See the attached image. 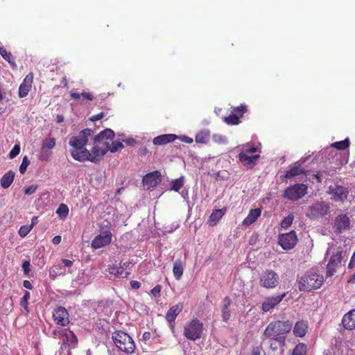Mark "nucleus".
Wrapping results in <instances>:
<instances>
[{
    "instance_id": "1",
    "label": "nucleus",
    "mask_w": 355,
    "mask_h": 355,
    "mask_svg": "<svg viewBox=\"0 0 355 355\" xmlns=\"http://www.w3.org/2000/svg\"><path fill=\"white\" fill-rule=\"evenodd\" d=\"M114 137V132L110 128H106L104 130L101 131L94 138V144L102 143L106 145L108 151L111 153H115L124 148L122 142L119 141H114L110 145L108 140H112Z\"/></svg>"
},
{
    "instance_id": "2",
    "label": "nucleus",
    "mask_w": 355,
    "mask_h": 355,
    "mask_svg": "<svg viewBox=\"0 0 355 355\" xmlns=\"http://www.w3.org/2000/svg\"><path fill=\"white\" fill-rule=\"evenodd\" d=\"M323 282L322 275L317 273H307L300 277L298 287L300 291H311L320 288Z\"/></svg>"
},
{
    "instance_id": "3",
    "label": "nucleus",
    "mask_w": 355,
    "mask_h": 355,
    "mask_svg": "<svg viewBox=\"0 0 355 355\" xmlns=\"http://www.w3.org/2000/svg\"><path fill=\"white\" fill-rule=\"evenodd\" d=\"M112 340L115 345L121 351L132 354L135 349L133 339L125 332L123 331H116L112 334Z\"/></svg>"
},
{
    "instance_id": "4",
    "label": "nucleus",
    "mask_w": 355,
    "mask_h": 355,
    "mask_svg": "<svg viewBox=\"0 0 355 355\" xmlns=\"http://www.w3.org/2000/svg\"><path fill=\"white\" fill-rule=\"evenodd\" d=\"M292 328V323L290 321H275L270 322L263 332L266 338L275 337L279 335L288 333Z\"/></svg>"
},
{
    "instance_id": "5",
    "label": "nucleus",
    "mask_w": 355,
    "mask_h": 355,
    "mask_svg": "<svg viewBox=\"0 0 355 355\" xmlns=\"http://www.w3.org/2000/svg\"><path fill=\"white\" fill-rule=\"evenodd\" d=\"M203 324L195 318L187 322L184 328V336L190 340H196L202 337Z\"/></svg>"
},
{
    "instance_id": "6",
    "label": "nucleus",
    "mask_w": 355,
    "mask_h": 355,
    "mask_svg": "<svg viewBox=\"0 0 355 355\" xmlns=\"http://www.w3.org/2000/svg\"><path fill=\"white\" fill-rule=\"evenodd\" d=\"M308 187L304 184H295L287 187L283 194V198L291 201H297L307 193Z\"/></svg>"
},
{
    "instance_id": "7",
    "label": "nucleus",
    "mask_w": 355,
    "mask_h": 355,
    "mask_svg": "<svg viewBox=\"0 0 355 355\" xmlns=\"http://www.w3.org/2000/svg\"><path fill=\"white\" fill-rule=\"evenodd\" d=\"M330 212V207L324 202H317L309 207L306 216L311 220L322 218Z\"/></svg>"
},
{
    "instance_id": "8",
    "label": "nucleus",
    "mask_w": 355,
    "mask_h": 355,
    "mask_svg": "<svg viewBox=\"0 0 355 355\" xmlns=\"http://www.w3.org/2000/svg\"><path fill=\"white\" fill-rule=\"evenodd\" d=\"M279 284V276L273 270L263 271L259 277V285L266 288H274Z\"/></svg>"
},
{
    "instance_id": "9",
    "label": "nucleus",
    "mask_w": 355,
    "mask_h": 355,
    "mask_svg": "<svg viewBox=\"0 0 355 355\" xmlns=\"http://www.w3.org/2000/svg\"><path fill=\"white\" fill-rule=\"evenodd\" d=\"M328 193L331 196V200L335 202H344L349 195L348 188L334 184L329 187Z\"/></svg>"
},
{
    "instance_id": "10",
    "label": "nucleus",
    "mask_w": 355,
    "mask_h": 355,
    "mask_svg": "<svg viewBox=\"0 0 355 355\" xmlns=\"http://www.w3.org/2000/svg\"><path fill=\"white\" fill-rule=\"evenodd\" d=\"M297 236L295 231L282 234L279 236L278 243L286 250L293 249L297 244Z\"/></svg>"
},
{
    "instance_id": "11",
    "label": "nucleus",
    "mask_w": 355,
    "mask_h": 355,
    "mask_svg": "<svg viewBox=\"0 0 355 355\" xmlns=\"http://www.w3.org/2000/svg\"><path fill=\"white\" fill-rule=\"evenodd\" d=\"M93 133L94 130L89 128H85L81 130L78 135L73 136L69 141V145L71 147L85 146L88 141V137Z\"/></svg>"
},
{
    "instance_id": "12",
    "label": "nucleus",
    "mask_w": 355,
    "mask_h": 355,
    "mask_svg": "<svg viewBox=\"0 0 355 355\" xmlns=\"http://www.w3.org/2000/svg\"><path fill=\"white\" fill-rule=\"evenodd\" d=\"M53 318L58 325L65 327L69 323V313L63 306H57L53 311Z\"/></svg>"
},
{
    "instance_id": "13",
    "label": "nucleus",
    "mask_w": 355,
    "mask_h": 355,
    "mask_svg": "<svg viewBox=\"0 0 355 355\" xmlns=\"http://www.w3.org/2000/svg\"><path fill=\"white\" fill-rule=\"evenodd\" d=\"M343 257L344 254L342 251L338 252L331 257L327 265V277H332L334 275L336 269L340 265Z\"/></svg>"
},
{
    "instance_id": "14",
    "label": "nucleus",
    "mask_w": 355,
    "mask_h": 355,
    "mask_svg": "<svg viewBox=\"0 0 355 355\" xmlns=\"http://www.w3.org/2000/svg\"><path fill=\"white\" fill-rule=\"evenodd\" d=\"M112 241V234L109 231H105L94 238L92 241V247L94 249L101 248L109 245Z\"/></svg>"
},
{
    "instance_id": "15",
    "label": "nucleus",
    "mask_w": 355,
    "mask_h": 355,
    "mask_svg": "<svg viewBox=\"0 0 355 355\" xmlns=\"http://www.w3.org/2000/svg\"><path fill=\"white\" fill-rule=\"evenodd\" d=\"M183 307V303L180 302L168 310L165 318L172 329L175 328V320L176 317L182 311Z\"/></svg>"
},
{
    "instance_id": "16",
    "label": "nucleus",
    "mask_w": 355,
    "mask_h": 355,
    "mask_svg": "<svg viewBox=\"0 0 355 355\" xmlns=\"http://www.w3.org/2000/svg\"><path fill=\"white\" fill-rule=\"evenodd\" d=\"M286 293L283 294L268 297L265 299L261 305V309L263 312H268L271 309H274L277 304H279L282 300L285 297Z\"/></svg>"
},
{
    "instance_id": "17",
    "label": "nucleus",
    "mask_w": 355,
    "mask_h": 355,
    "mask_svg": "<svg viewBox=\"0 0 355 355\" xmlns=\"http://www.w3.org/2000/svg\"><path fill=\"white\" fill-rule=\"evenodd\" d=\"M103 145V148H100L98 146L96 145L92 148L91 152L89 151L88 161L97 163L101 160L102 157L108 152V148H107L106 145Z\"/></svg>"
},
{
    "instance_id": "18",
    "label": "nucleus",
    "mask_w": 355,
    "mask_h": 355,
    "mask_svg": "<svg viewBox=\"0 0 355 355\" xmlns=\"http://www.w3.org/2000/svg\"><path fill=\"white\" fill-rule=\"evenodd\" d=\"M70 153L71 157L78 162L88 160V157H89V150H88L85 146L71 147Z\"/></svg>"
},
{
    "instance_id": "19",
    "label": "nucleus",
    "mask_w": 355,
    "mask_h": 355,
    "mask_svg": "<svg viewBox=\"0 0 355 355\" xmlns=\"http://www.w3.org/2000/svg\"><path fill=\"white\" fill-rule=\"evenodd\" d=\"M33 82V73H29L24 78L23 82L21 83L19 88V96L20 98H24L26 96L28 92L31 90L32 87V84Z\"/></svg>"
},
{
    "instance_id": "20",
    "label": "nucleus",
    "mask_w": 355,
    "mask_h": 355,
    "mask_svg": "<svg viewBox=\"0 0 355 355\" xmlns=\"http://www.w3.org/2000/svg\"><path fill=\"white\" fill-rule=\"evenodd\" d=\"M350 220L346 214H340L336 217L334 227L338 232H342L349 229Z\"/></svg>"
},
{
    "instance_id": "21",
    "label": "nucleus",
    "mask_w": 355,
    "mask_h": 355,
    "mask_svg": "<svg viewBox=\"0 0 355 355\" xmlns=\"http://www.w3.org/2000/svg\"><path fill=\"white\" fill-rule=\"evenodd\" d=\"M161 174L159 171H155L146 174L143 178V182L148 188L157 186L161 181Z\"/></svg>"
},
{
    "instance_id": "22",
    "label": "nucleus",
    "mask_w": 355,
    "mask_h": 355,
    "mask_svg": "<svg viewBox=\"0 0 355 355\" xmlns=\"http://www.w3.org/2000/svg\"><path fill=\"white\" fill-rule=\"evenodd\" d=\"M260 158L259 154L254 155H249L245 153H240L239 154V159L242 164L248 168H252L254 167L257 161Z\"/></svg>"
},
{
    "instance_id": "23",
    "label": "nucleus",
    "mask_w": 355,
    "mask_h": 355,
    "mask_svg": "<svg viewBox=\"0 0 355 355\" xmlns=\"http://www.w3.org/2000/svg\"><path fill=\"white\" fill-rule=\"evenodd\" d=\"M178 136L175 134H164L155 137L153 143L155 146L166 145L176 140Z\"/></svg>"
},
{
    "instance_id": "24",
    "label": "nucleus",
    "mask_w": 355,
    "mask_h": 355,
    "mask_svg": "<svg viewBox=\"0 0 355 355\" xmlns=\"http://www.w3.org/2000/svg\"><path fill=\"white\" fill-rule=\"evenodd\" d=\"M309 324L306 320L297 321L293 327V334L296 337L303 338L308 332Z\"/></svg>"
},
{
    "instance_id": "25",
    "label": "nucleus",
    "mask_w": 355,
    "mask_h": 355,
    "mask_svg": "<svg viewBox=\"0 0 355 355\" xmlns=\"http://www.w3.org/2000/svg\"><path fill=\"white\" fill-rule=\"evenodd\" d=\"M342 323L345 329H355V309L349 311L343 316Z\"/></svg>"
},
{
    "instance_id": "26",
    "label": "nucleus",
    "mask_w": 355,
    "mask_h": 355,
    "mask_svg": "<svg viewBox=\"0 0 355 355\" xmlns=\"http://www.w3.org/2000/svg\"><path fill=\"white\" fill-rule=\"evenodd\" d=\"M261 213V210L260 208L251 209L247 217L243 220V225L245 226L252 225L260 216Z\"/></svg>"
},
{
    "instance_id": "27",
    "label": "nucleus",
    "mask_w": 355,
    "mask_h": 355,
    "mask_svg": "<svg viewBox=\"0 0 355 355\" xmlns=\"http://www.w3.org/2000/svg\"><path fill=\"white\" fill-rule=\"evenodd\" d=\"M15 176V173L12 170H10L6 173L0 180V184L1 187L3 189H8L13 182Z\"/></svg>"
},
{
    "instance_id": "28",
    "label": "nucleus",
    "mask_w": 355,
    "mask_h": 355,
    "mask_svg": "<svg viewBox=\"0 0 355 355\" xmlns=\"http://www.w3.org/2000/svg\"><path fill=\"white\" fill-rule=\"evenodd\" d=\"M232 304V300L229 297H225L223 300L222 307V318L223 321H227L230 320L231 314L230 306Z\"/></svg>"
},
{
    "instance_id": "29",
    "label": "nucleus",
    "mask_w": 355,
    "mask_h": 355,
    "mask_svg": "<svg viewBox=\"0 0 355 355\" xmlns=\"http://www.w3.org/2000/svg\"><path fill=\"white\" fill-rule=\"evenodd\" d=\"M119 265V266L117 265L110 266L109 267L110 273L119 277H126L129 272L125 270L123 266L121 265V263H120Z\"/></svg>"
},
{
    "instance_id": "30",
    "label": "nucleus",
    "mask_w": 355,
    "mask_h": 355,
    "mask_svg": "<svg viewBox=\"0 0 355 355\" xmlns=\"http://www.w3.org/2000/svg\"><path fill=\"white\" fill-rule=\"evenodd\" d=\"M225 213V209H214L211 214L208 223L210 225H216Z\"/></svg>"
},
{
    "instance_id": "31",
    "label": "nucleus",
    "mask_w": 355,
    "mask_h": 355,
    "mask_svg": "<svg viewBox=\"0 0 355 355\" xmlns=\"http://www.w3.org/2000/svg\"><path fill=\"white\" fill-rule=\"evenodd\" d=\"M184 272V266L182 264V262L180 259L176 260L173 263V272L174 275V277L177 280H180L181 277L183 275Z\"/></svg>"
},
{
    "instance_id": "32",
    "label": "nucleus",
    "mask_w": 355,
    "mask_h": 355,
    "mask_svg": "<svg viewBox=\"0 0 355 355\" xmlns=\"http://www.w3.org/2000/svg\"><path fill=\"white\" fill-rule=\"evenodd\" d=\"M70 96L72 99L79 100L82 98V100H88L93 101L94 99V96L92 93L83 92L82 93L71 92L70 94Z\"/></svg>"
},
{
    "instance_id": "33",
    "label": "nucleus",
    "mask_w": 355,
    "mask_h": 355,
    "mask_svg": "<svg viewBox=\"0 0 355 355\" xmlns=\"http://www.w3.org/2000/svg\"><path fill=\"white\" fill-rule=\"evenodd\" d=\"M209 132L207 130L199 132L195 138V141L198 144H207L209 141Z\"/></svg>"
},
{
    "instance_id": "34",
    "label": "nucleus",
    "mask_w": 355,
    "mask_h": 355,
    "mask_svg": "<svg viewBox=\"0 0 355 355\" xmlns=\"http://www.w3.org/2000/svg\"><path fill=\"white\" fill-rule=\"evenodd\" d=\"M302 173H304V171L300 166H294L286 172L285 177L291 179Z\"/></svg>"
},
{
    "instance_id": "35",
    "label": "nucleus",
    "mask_w": 355,
    "mask_h": 355,
    "mask_svg": "<svg viewBox=\"0 0 355 355\" xmlns=\"http://www.w3.org/2000/svg\"><path fill=\"white\" fill-rule=\"evenodd\" d=\"M307 345L305 343H300L293 350L292 355H306Z\"/></svg>"
},
{
    "instance_id": "36",
    "label": "nucleus",
    "mask_w": 355,
    "mask_h": 355,
    "mask_svg": "<svg viewBox=\"0 0 355 355\" xmlns=\"http://www.w3.org/2000/svg\"><path fill=\"white\" fill-rule=\"evenodd\" d=\"M56 140L54 137L46 138L43 141L42 150V151H45V150H51L53 149L55 146Z\"/></svg>"
},
{
    "instance_id": "37",
    "label": "nucleus",
    "mask_w": 355,
    "mask_h": 355,
    "mask_svg": "<svg viewBox=\"0 0 355 355\" xmlns=\"http://www.w3.org/2000/svg\"><path fill=\"white\" fill-rule=\"evenodd\" d=\"M331 146L334 148H336L337 150H343L349 148V140L348 138H347L343 141L332 143L331 144Z\"/></svg>"
},
{
    "instance_id": "38",
    "label": "nucleus",
    "mask_w": 355,
    "mask_h": 355,
    "mask_svg": "<svg viewBox=\"0 0 355 355\" xmlns=\"http://www.w3.org/2000/svg\"><path fill=\"white\" fill-rule=\"evenodd\" d=\"M69 208L67 205L62 203L60 204L56 210V214L59 216L61 219H65L69 214Z\"/></svg>"
},
{
    "instance_id": "39",
    "label": "nucleus",
    "mask_w": 355,
    "mask_h": 355,
    "mask_svg": "<svg viewBox=\"0 0 355 355\" xmlns=\"http://www.w3.org/2000/svg\"><path fill=\"white\" fill-rule=\"evenodd\" d=\"M223 121L228 125H235L240 123L241 121L237 114H233L228 116H225Z\"/></svg>"
},
{
    "instance_id": "40",
    "label": "nucleus",
    "mask_w": 355,
    "mask_h": 355,
    "mask_svg": "<svg viewBox=\"0 0 355 355\" xmlns=\"http://www.w3.org/2000/svg\"><path fill=\"white\" fill-rule=\"evenodd\" d=\"M0 55L3 58V59L8 61L12 67H15V62L11 60V53L8 52L3 46L0 47Z\"/></svg>"
},
{
    "instance_id": "41",
    "label": "nucleus",
    "mask_w": 355,
    "mask_h": 355,
    "mask_svg": "<svg viewBox=\"0 0 355 355\" xmlns=\"http://www.w3.org/2000/svg\"><path fill=\"white\" fill-rule=\"evenodd\" d=\"M294 220V216L293 214H290L288 216L285 217L281 222V227L284 229H287L291 226Z\"/></svg>"
},
{
    "instance_id": "42",
    "label": "nucleus",
    "mask_w": 355,
    "mask_h": 355,
    "mask_svg": "<svg viewBox=\"0 0 355 355\" xmlns=\"http://www.w3.org/2000/svg\"><path fill=\"white\" fill-rule=\"evenodd\" d=\"M184 180L182 178L175 179L171 182V190L179 191L183 187Z\"/></svg>"
},
{
    "instance_id": "43",
    "label": "nucleus",
    "mask_w": 355,
    "mask_h": 355,
    "mask_svg": "<svg viewBox=\"0 0 355 355\" xmlns=\"http://www.w3.org/2000/svg\"><path fill=\"white\" fill-rule=\"evenodd\" d=\"M259 150V148L254 144L250 145L249 144L243 146V150L241 153H245L247 155L254 153Z\"/></svg>"
},
{
    "instance_id": "44",
    "label": "nucleus",
    "mask_w": 355,
    "mask_h": 355,
    "mask_svg": "<svg viewBox=\"0 0 355 355\" xmlns=\"http://www.w3.org/2000/svg\"><path fill=\"white\" fill-rule=\"evenodd\" d=\"M33 229V225H22L19 230V235L24 238Z\"/></svg>"
},
{
    "instance_id": "45",
    "label": "nucleus",
    "mask_w": 355,
    "mask_h": 355,
    "mask_svg": "<svg viewBox=\"0 0 355 355\" xmlns=\"http://www.w3.org/2000/svg\"><path fill=\"white\" fill-rule=\"evenodd\" d=\"M29 164H30V161H29L28 157L24 156L22 159V162H21V165L19 166V172L21 174H24L26 172L27 167L28 166Z\"/></svg>"
},
{
    "instance_id": "46",
    "label": "nucleus",
    "mask_w": 355,
    "mask_h": 355,
    "mask_svg": "<svg viewBox=\"0 0 355 355\" xmlns=\"http://www.w3.org/2000/svg\"><path fill=\"white\" fill-rule=\"evenodd\" d=\"M234 111L238 114V116L241 117L244 113L247 112V106L245 105L241 104L239 106L234 107Z\"/></svg>"
},
{
    "instance_id": "47",
    "label": "nucleus",
    "mask_w": 355,
    "mask_h": 355,
    "mask_svg": "<svg viewBox=\"0 0 355 355\" xmlns=\"http://www.w3.org/2000/svg\"><path fill=\"white\" fill-rule=\"evenodd\" d=\"M30 293L28 291H25V293L23 297L20 300V305L24 309H27L28 306V301L30 298Z\"/></svg>"
},
{
    "instance_id": "48",
    "label": "nucleus",
    "mask_w": 355,
    "mask_h": 355,
    "mask_svg": "<svg viewBox=\"0 0 355 355\" xmlns=\"http://www.w3.org/2000/svg\"><path fill=\"white\" fill-rule=\"evenodd\" d=\"M37 188H38V185L37 184H32L31 186L26 187L24 189V193L26 195H28V196L32 195L34 193H35V191H37Z\"/></svg>"
},
{
    "instance_id": "49",
    "label": "nucleus",
    "mask_w": 355,
    "mask_h": 355,
    "mask_svg": "<svg viewBox=\"0 0 355 355\" xmlns=\"http://www.w3.org/2000/svg\"><path fill=\"white\" fill-rule=\"evenodd\" d=\"M20 153V146L19 145H15L10 152L9 153V157L10 159L15 158L17 155H18Z\"/></svg>"
},
{
    "instance_id": "50",
    "label": "nucleus",
    "mask_w": 355,
    "mask_h": 355,
    "mask_svg": "<svg viewBox=\"0 0 355 355\" xmlns=\"http://www.w3.org/2000/svg\"><path fill=\"white\" fill-rule=\"evenodd\" d=\"M162 288V286L159 284L155 286L150 291L152 295L155 297H159Z\"/></svg>"
},
{
    "instance_id": "51",
    "label": "nucleus",
    "mask_w": 355,
    "mask_h": 355,
    "mask_svg": "<svg viewBox=\"0 0 355 355\" xmlns=\"http://www.w3.org/2000/svg\"><path fill=\"white\" fill-rule=\"evenodd\" d=\"M214 141L219 144H225L227 142V138L225 136L222 135H214Z\"/></svg>"
},
{
    "instance_id": "52",
    "label": "nucleus",
    "mask_w": 355,
    "mask_h": 355,
    "mask_svg": "<svg viewBox=\"0 0 355 355\" xmlns=\"http://www.w3.org/2000/svg\"><path fill=\"white\" fill-rule=\"evenodd\" d=\"M30 261H24L22 263V268L25 275H28L30 272Z\"/></svg>"
},
{
    "instance_id": "53",
    "label": "nucleus",
    "mask_w": 355,
    "mask_h": 355,
    "mask_svg": "<svg viewBox=\"0 0 355 355\" xmlns=\"http://www.w3.org/2000/svg\"><path fill=\"white\" fill-rule=\"evenodd\" d=\"M178 139H179L181 141L184 142L186 144H191L193 141L192 138L186 135L178 136Z\"/></svg>"
},
{
    "instance_id": "54",
    "label": "nucleus",
    "mask_w": 355,
    "mask_h": 355,
    "mask_svg": "<svg viewBox=\"0 0 355 355\" xmlns=\"http://www.w3.org/2000/svg\"><path fill=\"white\" fill-rule=\"evenodd\" d=\"M323 174L327 175V173L326 171H319L314 174V177L318 183L322 182Z\"/></svg>"
},
{
    "instance_id": "55",
    "label": "nucleus",
    "mask_w": 355,
    "mask_h": 355,
    "mask_svg": "<svg viewBox=\"0 0 355 355\" xmlns=\"http://www.w3.org/2000/svg\"><path fill=\"white\" fill-rule=\"evenodd\" d=\"M141 283L136 280H132L130 282V286L133 290H137L141 287Z\"/></svg>"
},
{
    "instance_id": "56",
    "label": "nucleus",
    "mask_w": 355,
    "mask_h": 355,
    "mask_svg": "<svg viewBox=\"0 0 355 355\" xmlns=\"http://www.w3.org/2000/svg\"><path fill=\"white\" fill-rule=\"evenodd\" d=\"M50 154L46 153L44 151H41L39 156V159L41 161H47L49 159Z\"/></svg>"
},
{
    "instance_id": "57",
    "label": "nucleus",
    "mask_w": 355,
    "mask_h": 355,
    "mask_svg": "<svg viewBox=\"0 0 355 355\" xmlns=\"http://www.w3.org/2000/svg\"><path fill=\"white\" fill-rule=\"evenodd\" d=\"M277 342H281L280 338H275L274 340H272L270 343V348L272 349L273 350L277 349Z\"/></svg>"
},
{
    "instance_id": "58",
    "label": "nucleus",
    "mask_w": 355,
    "mask_h": 355,
    "mask_svg": "<svg viewBox=\"0 0 355 355\" xmlns=\"http://www.w3.org/2000/svg\"><path fill=\"white\" fill-rule=\"evenodd\" d=\"M148 153V150L146 146H142L139 149V154L141 156L146 155Z\"/></svg>"
},
{
    "instance_id": "59",
    "label": "nucleus",
    "mask_w": 355,
    "mask_h": 355,
    "mask_svg": "<svg viewBox=\"0 0 355 355\" xmlns=\"http://www.w3.org/2000/svg\"><path fill=\"white\" fill-rule=\"evenodd\" d=\"M103 116H104V114L103 112H101L96 115L93 116L91 118V120L93 121H96L101 119Z\"/></svg>"
},
{
    "instance_id": "60",
    "label": "nucleus",
    "mask_w": 355,
    "mask_h": 355,
    "mask_svg": "<svg viewBox=\"0 0 355 355\" xmlns=\"http://www.w3.org/2000/svg\"><path fill=\"white\" fill-rule=\"evenodd\" d=\"M23 286L24 288H26L27 289H29V290L33 289L32 284L28 280H24L23 282Z\"/></svg>"
},
{
    "instance_id": "61",
    "label": "nucleus",
    "mask_w": 355,
    "mask_h": 355,
    "mask_svg": "<svg viewBox=\"0 0 355 355\" xmlns=\"http://www.w3.org/2000/svg\"><path fill=\"white\" fill-rule=\"evenodd\" d=\"M123 141L129 146H134L136 144V141L133 138H128Z\"/></svg>"
},
{
    "instance_id": "62",
    "label": "nucleus",
    "mask_w": 355,
    "mask_h": 355,
    "mask_svg": "<svg viewBox=\"0 0 355 355\" xmlns=\"http://www.w3.org/2000/svg\"><path fill=\"white\" fill-rule=\"evenodd\" d=\"M62 263L64 264V266L66 267H71L73 264V261L69 260V259H62Z\"/></svg>"
},
{
    "instance_id": "63",
    "label": "nucleus",
    "mask_w": 355,
    "mask_h": 355,
    "mask_svg": "<svg viewBox=\"0 0 355 355\" xmlns=\"http://www.w3.org/2000/svg\"><path fill=\"white\" fill-rule=\"evenodd\" d=\"M61 236H59V235H57L55 236H54L52 239V242L53 244H59L60 242H61Z\"/></svg>"
},
{
    "instance_id": "64",
    "label": "nucleus",
    "mask_w": 355,
    "mask_h": 355,
    "mask_svg": "<svg viewBox=\"0 0 355 355\" xmlns=\"http://www.w3.org/2000/svg\"><path fill=\"white\" fill-rule=\"evenodd\" d=\"M150 336H151V334L150 332L149 331H145L144 334H143V339L144 340H149L150 338Z\"/></svg>"
}]
</instances>
